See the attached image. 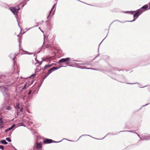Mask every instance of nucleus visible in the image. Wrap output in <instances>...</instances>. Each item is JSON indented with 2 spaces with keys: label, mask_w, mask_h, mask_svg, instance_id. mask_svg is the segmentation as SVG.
Wrapping results in <instances>:
<instances>
[{
  "label": "nucleus",
  "mask_w": 150,
  "mask_h": 150,
  "mask_svg": "<svg viewBox=\"0 0 150 150\" xmlns=\"http://www.w3.org/2000/svg\"><path fill=\"white\" fill-rule=\"evenodd\" d=\"M144 11H141L139 9H138L136 11H134V12H135V14L134 15L133 17L134 19L131 21H128L129 22H132L134 21L137 18H138L139 16Z\"/></svg>",
  "instance_id": "1"
},
{
  "label": "nucleus",
  "mask_w": 150,
  "mask_h": 150,
  "mask_svg": "<svg viewBox=\"0 0 150 150\" xmlns=\"http://www.w3.org/2000/svg\"><path fill=\"white\" fill-rule=\"evenodd\" d=\"M71 60V58L69 57H67L65 58H62L60 59L57 62V63H60L61 62H67L66 63L67 65H68L69 64L71 63L69 62Z\"/></svg>",
  "instance_id": "2"
},
{
  "label": "nucleus",
  "mask_w": 150,
  "mask_h": 150,
  "mask_svg": "<svg viewBox=\"0 0 150 150\" xmlns=\"http://www.w3.org/2000/svg\"><path fill=\"white\" fill-rule=\"evenodd\" d=\"M15 107L17 110V115H18L20 112H23V108H21L20 106V104L19 103H17L15 105Z\"/></svg>",
  "instance_id": "3"
},
{
  "label": "nucleus",
  "mask_w": 150,
  "mask_h": 150,
  "mask_svg": "<svg viewBox=\"0 0 150 150\" xmlns=\"http://www.w3.org/2000/svg\"><path fill=\"white\" fill-rule=\"evenodd\" d=\"M0 89H1V92L3 93L4 96H5V95H8L7 92L8 90V88L7 87L4 86H3V85H2Z\"/></svg>",
  "instance_id": "4"
},
{
  "label": "nucleus",
  "mask_w": 150,
  "mask_h": 150,
  "mask_svg": "<svg viewBox=\"0 0 150 150\" xmlns=\"http://www.w3.org/2000/svg\"><path fill=\"white\" fill-rule=\"evenodd\" d=\"M119 81L121 83H126L128 84H134L137 83H126L127 82L126 79L125 77L122 76L119 79Z\"/></svg>",
  "instance_id": "5"
},
{
  "label": "nucleus",
  "mask_w": 150,
  "mask_h": 150,
  "mask_svg": "<svg viewBox=\"0 0 150 150\" xmlns=\"http://www.w3.org/2000/svg\"><path fill=\"white\" fill-rule=\"evenodd\" d=\"M10 10L15 15H16L17 14L18 11L20 10V8L19 7L18 8H15L13 7L11 8Z\"/></svg>",
  "instance_id": "6"
},
{
  "label": "nucleus",
  "mask_w": 150,
  "mask_h": 150,
  "mask_svg": "<svg viewBox=\"0 0 150 150\" xmlns=\"http://www.w3.org/2000/svg\"><path fill=\"white\" fill-rule=\"evenodd\" d=\"M52 139L46 138L44 139L43 143L44 144H47L52 143Z\"/></svg>",
  "instance_id": "7"
},
{
  "label": "nucleus",
  "mask_w": 150,
  "mask_h": 150,
  "mask_svg": "<svg viewBox=\"0 0 150 150\" xmlns=\"http://www.w3.org/2000/svg\"><path fill=\"white\" fill-rule=\"evenodd\" d=\"M143 137L145 140H149L150 139V134H142Z\"/></svg>",
  "instance_id": "8"
},
{
  "label": "nucleus",
  "mask_w": 150,
  "mask_h": 150,
  "mask_svg": "<svg viewBox=\"0 0 150 150\" xmlns=\"http://www.w3.org/2000/svg\"><path fill=\"white\" fill-rule=\"evenodd\" d=\"M42 144L41 142L40 143H36V145L35 148L37 149L40 150L42 149Z\"/></svg>",
  "instance_id": "9"
},
{
  "label": "nucleus",
  "mask_w": 150,
  "mask_h": 150,
  "mask_svg": "<svg viewBox=\"0 0 150 150\" xmlns=\"http://www.w3.org/2000/svg\"><path fill=\"white\" fill-rule=\"evenodd\" d=\"M77 67L81 69H91L92 70H97V69H93L92 68H87L86 67H84V66H81L80 65H78L77 66Z\"/></svg>",
  "instance_id": "10"
},
{
  "label": "nucleus",
  "mask_w": 150,
  "mask_h": 150,
  "mask_svg": "<svg viewBox=\"0 0 150 150\" xmlns=\"http://www.w3.org/2000/svg\"><path fill=\"white\" fill-rule=\"evenodd\" d=\"M15 127V124L13 125L11 127L8 128L5 130V132H7L8 131L12 130Z\"/></svg>",
  "instance_id": "11"
},
{
  "label": "nucleus",
  "mask_w": 150,
  "mask_h": 150,
  "mask_svg": "<svg viewBox=\"0 0 150 150\" xmlns=\"http://www.w3.org/2000/svg\"><path fill=\"white\" fill-rule=\"evenodd\" d=\"M52 65V64H48L45 65L44 67L42 69L43 71H45L46 69L50 67Z\"/></svg>",
  "instance_id": "12"
},
{
  "label": "nucleus",
  "mask_w": 150,
  "mask_h": 150,
  "mask_svg": "<svg viewBox=\"0 0 150 150\" xmlns=\"http://www.w3.org/2000/svg\"><path fill=\"white\" fill-rule=\"evenodd\" d=\"M148 6L147 4L145 5L139 9L141 10V11H143V9L146 10L147 8L148 7Z\"/></svg>",
  "instance_id": "13"
},
{
  "label": "nucleus",
  "mask_w": 150,
  "mask_h": 150,
  "mask_svg": "<svg viewBox=\"0 0 150 150\" xmlns=\"http://www.w3.org/2000/svg\"><path fill=\"white\" fill-rule=\"evenodd\" d=\"M67 66H60L58 68L57 67H53L52 68H51V69L53 70V71L56 70H57V69H59V68L62 67H66Z\"/></svg>",
  "instance_id": "14"
},
{
  "label": "nucleus",
  "mask_w": 150,
  "mask_h": 150,
  "mask_svg": "<svg viewBox=\"0 0 150 150\" xmlns=\"http://www.w3.org/2000/svg\"><path fill=\"white\" fill-rule=\"evenodd\" d=\"M0 142L3 144H7L8 143V142L5 140H1L0 141Z\"/></svg>",
  "instance_id": "15"
},
{
  "label": "nucleus",
  "mask_w": 150,
  "mask_h": 150,
  "mask_svg": "<svg viewBox=\"0 0 150 150\" xmlns=\"http://www.w3.org/2000/svg\"><path fill=\"white\" fill-rule=\"evenodd\" d=\"M56 4H55L53 6L52 8V9H51V10L50 11V13H49V15L47 16V18H48L49 17V16H50V14H51V13H52V10L53 9V8H54V6H56Z\"/></svg>",
  "instance_id": "16"
},
{
  "label": "nucleus",
  "mask_w": 150,
  "mask_h": 150,
  "mask_svg": "<svg viewBox=\"0 0 150 150\" xmlns=\"http://www.w3.org/2000/svg\"><path fill=\"white\" fill-rule=\"evenodd\" d=\"M117 134H115V133H108L104 137H103V138L102 139H103L105 137L107 136L108 135V134H110V135H116Z\"/></svg>",
  "instance_id": "17"
},
{
  "label": "nucleus",
  "mask_w": 150,
  "mask_h": 150,
  "mask_svg": "<svg viewBox=\"0 0 150 150\" xmlns=\"http://www.w3.org/2000/svg\"><path fill=\"white\" fill-rule=\"evenodd\" d=\"M11 54L9 56V57L11 59H13V60L14 62V59L16 57V56L17 55V54H14V57H11Z\"/></svg>",
  "instance_id": "18"
},
{
  "label": "nucleus",
  "mask_w": 150,
  "mask_h": 150,
  "mask_svg": "<svg viewBox=\"0 0 150 150\" xmlns=\"http://www.w3.org/2000/svg\"><path fill=\"white\" fill-rule=\"evenodd\" d=\"M132 132V133H133L134 132V131H130V130H124V131H120V132H119L118 133H120V132Z\"/></svg>",
  "instance_id": "19"
},
{
  "label": "nucleus",
  "mask_w": 150,
  "mask_h": 150,
  "mask_svg": "<svg viewBox=\"0 0 150 150\" xmlns=\"http://www.w3.org/2000/svg\"><path fill=\"white\" fill-rule=\"evenodd\" d=\"M134 12V11H126L125 12V13H130L132 14H133V13Z\"/></svg>",
  "instance_id": "20"
},
{
  "label": "nucleus",
  "mask_w": 150,
  "mask_h": 150,
  "mask_svg": "<svg viewBox=\"0 0 150 150\" xmlns=\"http://www.w3.org/2000/svg\"><path fill=\"white\" fill-rule=\"evenodd\" d=\"M22 50V51H24V52H26V53H27V54H33V53H30L29 52H28L25 51H24V50H23V49H19V50Z\"/></svg>",
  "instance_id": "21"
},
{
  "label": "nucleus",
  "mask_w": 150,
  "mask_h": 150,
  "mask_svg": "<svg viewBox=\"0 0 150 150\" xmlns=\"http://www.w3.org/2000/svg\"><path fill=\"white\" fill-rule=\"evenodd\" d=\"M53 71V70H52V69H51V68L48 71V73H47L48 74H49V75L50 73H51L52 71Z\"/></svg>",
  "instance_id": "22"
},
{
  "label": "nucleus",
  "mask_w": 150,
  "mask_h": 150,
  "mask_svg": "<svg viewBox=\"0 0 150 150\" xmlns=\"http://www.w3.org/2000/svg\"><path fill=\"white\" fill-rule=\"evenodd\" d=\"M49 75V74H48L47 73L43 77V79H45Z\"/></svg>",
  "instance_id": "23"
},
{
  "label": "nucleus",
  "mask_w": 150,
  "mask_h": 150,
  "mask_svg": "<svg viewBox=\"0 0 150 150\" xmlns=\"http://www.w3.org/2000/svg\"><path fill=\"white\" fill-rule=\"evenodd\" d=\"M44 79H43V78H42V79L41 80V82H40L41 84H40V85L39 86V88L40 87V86H41V85H42V83H43V82L44 80Z\"/></svg>",
  "instance_id": "24"
},
{
  "label": "nucleus",
  "mask_w": 150,
  "mask_h": 150,
  "mask_svg": "<svg viewBox=\"0 0 150 150\" xmlns=\"http://www.w3.org/2000/svg\"><path fill=\"white\" fill-rule=\"evenodd\" d=\"M6 139L7 141L8 142H11V139L9 137H7L6 138Z\"/></svg>",
  "instance_id": "25"
},
{
  "label": "nucleus",
  "mask_w": 150,
  "mask_h": 150,
  "mask_svg": "<svg viewBox=\"0 0 150 150\" xmlns=\"http://www.w3.org/2000/svg\"><path fill=\"white\" fill-rule=\"evenodd\" d=\"M11 108L10 106H8L6 108V109L8 110H11Z\"/></svg>",
  "instance_id": "26"
},
{
  "label": "nucleus",
  "mask_w": 150,
  "mask_h": 150,
  "mask_svg": "<svg viewBox=\"0 0 150 150\" xmlns=\"http://www.w3.org/2000/svg\"><path fill=\"white\" fill-rule=\"evenodd\" d=\"M81 64H82V65L87 64L88 65H91V64L90 63H84Z\"/></svg>",
  "instance_id": "27"
},
{
  "label": "nucleus",
  "mask_w": 150,
  "mask_h": 150,
  "mask_svg": "<svg viewBox=\"0 0 150 150\" xmlns=\"http://www.w3.org/2000/svg\"><path fill=\"white\" fill-rule=\"evenodd\" d=\"M18 41L19 42V47H20L21 46V39L20 38L18 39Z\"/></svg>",
  "instance_id": "28"
},
{
  "label": "nucleus",
  "mask_w": 150,
  "mask_h": 150,
  "mask_svg": "<svg viewBox=\"0 0 150 150\" xmlns=\"http://www.w3.org/2000/svg\"><path fill=\"white\" fill-rule=\"evenodd\" d=\"M43 61V60L42 61H38V62H37V63H38V64H39L40 65H41L42 64V62Z\"/></svg>",
  "instance_id": "29"
},
{
  "label": "nucleus",
  "mask_w": 150,
  "mask_h": 150,
  "mask_svg": "<svg viewBox=\"0 0 150 150\" xmlns=\"http://www.w3.org/2000/svg\"><path fill=\"white\" fill-rule=\"evenodd\" d=\"M26 84L22 88V89H26Z\"/></svg>",
  "instance_id": "30"
},
{
  "label": "nucleus",
  "mask_w": 150,
  "mask_h": 150,
  "mask_svg": "<svg viewBox=\"0 0 150 150\" xmlns=\"http://www.w3.org/2000/svg\"><path fill=\"white\" fill-rule=\"evenodd\" d=\"M90 136V135H87V134H83L82 135L81 137H80L78 139L79 140V139H80V138L83 136Z\"/></svg>",
  "instance_id": "31"
},
{
  "label": "nucleus",
  "mask_w": 150,
  "mask_h": 150,
  "mask_svg": "<svg viewBox=\"0 0 150 150\" xmlns=\"http://www.w3.org/2000/svg\"><path fill=\"white\" fill-rule=\"evenodd\" d=\"M0 149H1L2 150H4V146L2 145H0Z\"/></svg>",
  "instance_id": "32"
},
{
  "label": "nucleus",
  "mask_w": 150,
  "mask_h": 150,
  "mask_svg": "<svg viewBox=\"0 0 150 150\" xmlns=\"http://www.w3.org/2000/svg\"><path fill=\"white\" fill-rule=\"evenodd\" d=\"M62 140L60 141H59V142H56V141H55L52 140V143H58V142H62Z\"/></svg>",
  "instance_id": "33"
},
{
  "label": "nucleus",
  "mask_w": 150,
  "mask_h": 150,
  "mask_svg": "<svg viewBox=\"0 0 150 150\" xmlns=\"http://www.w3.org/2000/svg\"><path fill=\"white\" fill-rule=\"evenodd\" d=\"M109 33V30H108V33H107V35L106 36V37L105 38L103 39V40L101 42V43H100V44H99V46L100 45V44H101V43L102 42H103V41L105 39V38L107 37V35L108 34V33Z\"/></svg>",
  "instance_id": "34"
},
{
  "label": "nucleus",
  "mask_w": 150,
  "mask_h": 150,
  "mask_svg": "<svg viewBox=\"0 0 150 150\" xmlns=\"http://www.w3.org/2000/svg\"><path fill=\"white\" fill-rule=\"evenodd\" d=\"M3 123V122L1 118H0V123L2 124Z\"/></svg>",
  "instance_id": "35"
},
{
  "label": "nucleus",
  "mask_w": 150,
  "mask_h": 150,
  "mask_svg": "<svg viewBox=\"0 0 150 150\" xmlns=\"http://www.w3.org/2000/svg\"><path fill=\"white\" fill-rule=\"evenodd\" d=\"M32 91L31 90H30L29 92L28 93V95H30L32 93Z\"/></svg>",
  "instance_id": "36"
},
{
  "label": "nucleus",
  "mask_w": 150,
  "mask_h": 150,
  "mask_svg": "<svg viewBox=\"0 0 150 150\" xmlns=\"http://www.w3.org/2000/svg\"><path fill=\"white\" fill-rule=\"evenodd\" d=\"M117 21L120 22V23H124V22H128V21H125V22H121L120 21H118V20H117Z\"/></svg>",
  "instance_id": "37"
},
{
  "label": "nucleus",
  "mask_w": 150,
  "mask_h": 150,
  "mask_svg": "<svg viewBox=\"0 0 150 150\" xmlns=\"http://www.w3.org/2000/svg\"><path fill=\"white\" fill-rule=\"evenodd\" d=\"M35 74H34L31 75V76H33V77H35Z\"/></svg>",
  "instance_id": "38"
},
{
  "label": "nucleus",
  "mask_w": 150,
  "mask_h": 150,
  "mask_svg": "<svg viewBox=\"0 0 150 150\" xmlns=\"http://www.w3.org/2000/svg\"><path fill=\"white\" fill-rule=\"evenodd\" d=\"M100 55V54H98V55L96 56L95 58L94 59H96L97 57H98Z\"/></svg>",
  "instance_id": "39"
},
{
  "label": "nucleus",
  "mask_w": 150,
  "mask_h": 150,
  "mask_svg": "<svg viewBox=\"0 0 150 150\" xmlns=\"http://www.w3.org/2000/svg\"><path fill=\"white\" fill-rule=\"evenodd\" d=\"M35 61L37 62H38V60L37 59L36 57V58H35Z\"/></svg>",
  "instance_id": "40"
},
{
  "label": "nucleus",
  "mask_w": 150,
  "mask_h": 150,
  "mask_svg": "<svg viewBox=\"0 0 150 150\" xmlns=\"http://www.w3.org/2000/svg\"><path fill=\"white\" fill-rule=\"evenodd\" d=\"M1 82H0V89L1 88V87L2 85L1 84Z\"/></svg>",
  "instance_id": "41"
},
{
  "label": "nucleus",
  "mask_w": 150,
  "mask_h": 150,
  "mask_svg": "<svg viewBox=\"0 0 150 150\" xmlns=\"http://www.w3.org/2000/svg\"><path fill=\"white\" fill-rule=\"evenodd\" d=\"M143 139H140V140L141 141H142V140H144V137H143Z\"/></svg>",
  "instance_id": "42"
},
{
  "label": "nucleus",
  "mask_w": 150,
  "mask_h": 150,
  "mask_svg": "<svg viewBox=\"0 0 150 150\" xmlns=\"http://www.w3.org/2000/svg\"><path fill=\"white\" fill-rule=\"evenodd\" d=\"M137 136L140 138V139H142V137H140V136L138 134L137 135Z\"/></svg>",
  "instance_id": "43"
},
{
  "label": "nucleus",
  "mask_w": 150,
  "mask_h": 150,
  "mask_svg": "<svg viewBox=\"0 0 150 150\" xmlns=\"http://www.w3.org/2000/svg\"><path fill=\"white\" fill-rule=\"evenodd\" d=\"M26 4H23L22 5V7H23Z\"/></svg>",
  "instance_id": "44"
},
{
  "label": "nucleus",
  "mask_w": 150,
  "mask_h": 150,
  "mask_svg": "<svg viewBox=\"0 0 150 150\" xmlns=\"http://www.w3.org/2000/svg\"><path fill=\"white\" fill-rule=\"evenodd\" d=\"M149 104V103L147 104H146V105H143V106H146V105H148Z\"/></svg>",
  "instance_id": "45"
},
{
  "label": "nucleus",
  "mask_w": 150,
  "mask_h": 150,
  "mask_svg": "<svg viewBox=\"0 0 150 150\" xmlns=\"http://www.w3.org/2000/svg\"><path fill=\"white\" fill-rule=\"evenodd\" d=\"M134 133H135V134H137V135L138 134V133H137V132H134Z\"/></svg>",
  "instance_id": "46"
},
{
  "label": "nucleus",
  "mask_w": 150,
  "mask_h": 150,
  "mask_svg": "<svg viewBox=\"0 0 150 150\" xmlns=\"http://www.w3.org/2000/svg\"><path fill=\"white\" fill-rule=\"evenodd\" d=\"M27 111L29 113H30V112L29 111H28V110H27Z\"/></svg>",
  "instance_id": "47"
},
{
  "label": "nucleus",
  "mask_w": 150,
  "mask_h": 150,
  "mask_svg": "<svg viewBox=\"0 0 150 150\" xmlns=\"http://www.w3.org/2000/svg\"><path fill=\"white\" fill-rule=\"evenodd\" d=\"M149 9H150V6H149V7L148 9V10H149Z\"/></svg>",
  "instance_id": "48"
},
{
  "label": "nucleus",
  "mask_w": 150,
  "mask_h": 150,
  "mask_svg": "<svg viewBox=\"0 0 150 150\" xmlns=\"http://www.w3.org/2000/svg\"><path fill=\"white\" fill-rule=\"evenodd\" d=\"M3 127V126H1V128H2Z\"/></svg>",
  "instance_id": "49"
},
{
  "label": "nucleus",
  "mask_w": 150,
  "mask_h": 150,
  "mask_svg": "<svg viewBox=\"0 0 150 150\" xmlns=\"http://www.w3.org/2000/svg\"><path fill=\"white\" fill-rule=\"evenodd\" d=\"M38 25H35L33 27H36V26H38Z\"/></svg>",
  "instance_id": "50"
},
{
  "label": "nucleus",
  "mask_w": 150,
  "mask_h": 150,
  "mask_svg": "<svg viewBox=\"0 0 150 150\" xmlns=\"http://www.w3.org/2000/svg\"><path fill=\"white\" fill-rule=\"evenodd\" d=\"M18 25L20 27V28H21V27H20V25H19V23H18Z\"/></svg>",
  "instance_id": "51"
},
{
  "label": "nucleus",
  "mask_w": 150,
  "mask_h": 150,
  "mask_svg": "<svg viewBox=\"0 0 150 150\" xmlns=\"http://www.w3.org/2000/svg\"><path fill=\"white\" fill-rule=\"evenodd\" d=\"M69 66H72V65H69Z\"/></svg>",
  "instance_id": "52"
},
{
  "label": "nucleus",
  "mask_w": 150,
  "mask_h": 150,
  "mask_svg": "<svg viewBox=\"0 0 150 150\" xmlns=\"http://www.w3.org/2000/svg\"><path fill=\"white\" fill-rule=\"evenodd\" d=\"M33 28V27H31V28ZM30 29V28H29L28 29V30H29V29Z\"/></svg>",
  "instance_id": "53"
},
{
  "label": "nucleus",
  "mask_w": 150,
  "mask_h": 150,
  "mask_svg": "<svg viewBox=\"0 0 150 150\" xmlns=\"http://www.w3.org/2000/svg\"><path fill=\"white\" fill-rule=\"evenodd\" d=\"M14 149L15 150H17V149H15V148H14Z\"/></svg>",
  "instance_id": "54"
},
{
  "label": "nucleus",
  "mask_w": 150,
  "mask_h": 150,
  "mask_svg": "<svg viewBox=\"0 0 150 150\" xmlns=\"http://www.w3.org/2000/svg\"><path fill=\"white\" fill-rule=\"evenodd\" d=\"M98 52H99V48H98Z\"/></svg>",
  "instance_id": "55"
},
{
  "label": "nucleus",
  "mask_w": 150,
  "mask_h": 150,
  "mask_svg": "<svg viewBox=\"0 0 150 150\" xmlns=\"http://www.w3.org/2000/svg\"><path fill=\"white\" fill-rule=\"evenodd\" d=\"M149 6H150V2L149 3Z\"/></svg>",
  "instance_id": "56"
},
{
  "label": "nucleus",
  "mask_w": 150,
  "mask_h": 150,
  "mask_svg": "<svg viewBox=\"0 0 150 150\" xmlns=\"http://www.w3.org/2000/svg\"><path fill=\"white\" fill-rule=\"evenodd\" d=\"M39 29H40V30H41L40 29V27H39Z\"/></svg>",
  "instance_id": "57"
},
{
  "label": "nucleus",
  "mask_w": 150,
  "mask_h": 150,
  "mask_svg": "<svg viewBox=\"0 0 150 150\" xmlns=\"http://www.w3.org/2000/svg\"><path fill=\"white\" fill-rule=\"evenodd\" d=\"M145 86H143V87H142V88H143V87H144Z\"/></svg>",
  "instance_id": "58"
},
{
  "label": "nucleus",
  "mask_w": 150,
  "mask_h": 150,
  "mask_svg": "<svg viewBox=\"0 0 150 150\" xmlns=\"http://www.w3.org/2000/svg\"><path fill=\"white\" fill-rule=\"evenodd\" d=\"M22 126H24L23 125H22Z\"/></svg>",
  "instance_id": "59"
},
{
  "label": "nucleus",
  "mask_w": 150,
  "mask_h": 150,
  "mask_svg": "<svg viewBox=\"0 0 150 150\" xmlns=\"http://www.w3.org/2000/svg\"><path fill=\"white\" fill-rule=\"evenodd\" d=\"M74 61H75V60H73ZM75 61H77L76 60H75Z\"/></svg>",
  "instance_id": "60"
},
{
  "label": "nucleus",
  "mask_w": 150,
  "mask_h": 150,
  "mask_svg": "<svg viewBox=\"0 0 150 150\" xmlns=\"http://www.w3.org/2000/svg\"><path fill=\"white\" fill-rule=\"evenodd\" d=\"M69 141H71V140H70H70H69Z\"/></svg>",
  "instance_id": "61"
},
{
  "label": "nucleus",
  "mask_w": 150,
  "mask_h": 150,
  "mask_svg": "<svg viewBox=\"0 0 150 150\" xmlns=\"http://www.w3.org/2000/svg\"><path fill=\"white\" fill-rule=\"evenodd\" d=\"M39 52H38V53H39Z\"/></svg>",
  "instance_id": "62"
},
{
  "label": "nucleus",
  "mask_w": 150,
  "mask_h": 150,
  "mask_svg": "<svg viewBox=\"0 0 150 150\" xmlns=\"http://www.w3.org/2000/svg\"><path fill=\"white\" fill-rule=\"evenodd\" d=\"M33 93H34V92L32 93V94H33Z\"/></svg>",
  "instance_id": "63"
},
{
  "label": "nucleus",
  "mask_w": 150,
  "mask_h": 150,
  "mask_svg": "<svg viewBox=\"0 0 150 150\" xmlns=\"http://www.w3.org/2000/svg\"><path fill=\"white\" fill-rule=\"evenodd\" d=\"M25 1H27V0H25Z\"/></svg>",
  "instance_id": "64"
}]
</instances>
